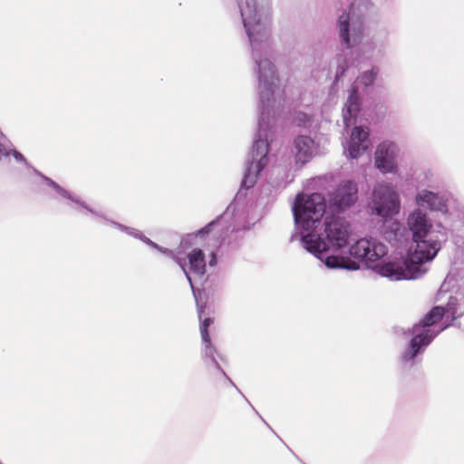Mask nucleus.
<instances>
[{
  "label": "nucleus",
  "mask_w": 464,
  "mask_h": 464,
  "mask_svg": "<svg viewBox=\"0 0 464 464\" xmlns=\"http://www.w3.org/2000/svg\"><path fill=\"white\" fill-rule=\"evenodd\" d=\"M323 235L324 239L311 233L302 237L305 249L321 259V256L330 248L337 250L347 245L350 237L349 223L339 217H326Z\"/></svg>",
  "instance_id": "f257e3e1"
},
{
  "label": "nucleus",
  "mask_w": 464,
  "mask_h": 464,
  "mask_svg": "<svg viewBox=\"0 0 464 464\" xmlns=\"http://www.w3.org/2000/svg\"><path fill=\"white\" fill-rule=\"evenodd\" d=\"M324 197L320 193L297 195L293 207L294 217L304 230H314L325 213Z\"/></svg>",
  "instance_id": "f03ea898"
},
{
  "label": "nucleus",
  "mask_w": 464,
  "mask_h": 464,
  "mask_svg": "<svg viewBox=\"0 0 464 464\" xmlns=\"http://www.w3.org/2000/svg\"><path fill=\"white\" fill-rule=\"evenodd\" d=\"M416 243L415 250L410 255L409 258L404 261L408 272L412 278H417L420 275L423 274L420 266L422 264L432 260L439 250L440 244L438 240L424 238L414 240Z\"/></svg>",
  "instance_id": "7ed1b4c3"
},
{
  "label": "nucleus",
  "mask_w": 464,
  "mask_h": 464,
  "mask_svg": "<svg viewBox=\"0 0 464 464\" xmlns=\"http://www.w3.org/2000/svg\"><path fill=\"white\" fill-rule=\"evenodd\" d=\"M371 207L378 216L391 217L400 210L399 197L392 186L380 183L373 189Z\"/></svg>",
  "instance_id": "20e7f679"
},
{
  "label": "nucleus",
  "mask_w": 464,
  "mask_h": 464,
  "mask_svg": "<svg viewBox=\"0 0 464 464\" xmlns=\"http://www.w3.org/2000/svg\"><path fill=\"white\" fill-rule=\"evenodd\" d=\"M387 252V246L375 238H361L350 247L352 256L373 267Z\"/></svg>",
  "instance_id": "39448f33"
},
{
  "label": "nucleus",
  "mask_w": 464,
  "mask_h": 464,
  "mask_svg": "<svg viewBox=\"0 0 464 464\" xmlns=\"http://www.w3.org/2000/svg\"><path fill=\"white\" fill-rule=\"evenodd\" d=\"M358 188L354 182L343 181L329 196L331 206L337 209H344L355 203L357 200Z\"/></svg>",
  "instance_id": "423d86ee"
},
{
  "label": "nucleus",
  "mask_w": 464,
  "mask_h": 464,
  "mask_svg": "<svg viewBox=\"0 0 464 464\" xmlns=\"http://www.w3.org/2000/svg\"><path fill=\"white\" fill-rule=\"evenodd\" d=\"M396 146L393 142L383 141L375 152V166L382 172H392L396 169L395 164Z\"/></svg>",
  "instance_id": "0eeeda50"
},
{
  "label": "nucleus",
  "mask_w": 464,
  "mask_h": 464,
  "mask_svg": "<svg viewBox=\"0 0 464 464\" xmlns=\"http://www.w3.org/2000/svg\"><path fill=\"white\" fill-rule=\"evenodd\" d=\"M369 130H365L362 127H354L349 145L350 157L353 159L358 158L362 152L369 148Z\"/></svg>",
  "instance_id": "6e6552de"
},
{
  "label": "nucleus",
  "mask_w": 464,
  "mask_h": 464,
  "mask_svg": "<svg viewBox=\"0 0 464 464\" xmlns=\"http://www.w3.org/2000/svg\"><path fill=\"white\" fill-rule=\"evenodd\" d=\"M408 226L412 232L413 240L424 238L431 227V224L428 221L426 214L422 213L420 210H415L410 215L408 218Z\"/></svg>",
  "instance_id": "1a4fd4ad"
},
{
  "label": "nucleus",
  "mask_w": 464,
  "mask_h": 464,
  "mask_svg": "<svg viewBox=\"0 0 464 464\" xmlns=\"http://www.w3.org/2000/svg\"><path fill=\"white\" fill-rule=\"evenodd\" d=\"M295 161L303 166L314 156V141L308 136H299L295 140Z\"/></svg>",
  "instance_id": "9d476101"
},
{
  "label": "nucleus",
  "mask_w": 464,
  "mask_h": 464,
  "mask_svg": "<svg viewBox=\"0 0 464 464\" xmlns=\"http://www.w3.org/2000/svg\"><path fill=\"white\" fill-rule=\"evenodd\" d=\"M374 267L380 275L392 279L400 280L403 278H412L404 262L402 264L400 262H388L381 266H375Z\"/></svg>",
  "instance_id": "9b49d317"
},
{
  "label": "nucleus",
  "mask_w": 464,
  "mask_h": 464,
  "mask_svg": "<svg viewBox=\"0 0 464 464\" xmlns=\"http://www.w3.org/2000/svg\"><path fill=\"white\" fill-rule=\"evenodd\" d=\"M416 201L419 205L427 206L431 210L447 211L446 200L431 191L422 190L417 195Z\"/></svg>",
  "instance_id": "f8f14e48"
},
{
  "label": "nucleus",
  "mask_w": 464,
  "mask_h": 464,
  "mask_svg": "<svg viewBox=\"0 0 464 464\" xmlns=\"http://www.w3.org/2000/svg\"><path fill=\"white\" fill-rule=\"evenodd\" d=\"M189 271L196 276L201 277L206 273V259L204 252L199 248H194L187 256Z\"/></svg>",
  "instance_id": "ddd939ff"
},
{
  "label": "nucleus",
  "mask_w": 464,
  "mask_h": 464,
  "mask_svg": "<svg viewBox=\"0 0 464 464\" xmlns=\"http://www.w3.org/2000/svg\"><path fill=\"white\" fill-rule=\"evenodd\" d=\"M214 323L212 318H205L200 324V334L202 338L203 344L205 346V353L207 356L210 357L213 360V362L218 371H221L220 367L215 361V354L217 353L216 349L212 345L210 335L208 333V327Z\"/></svg>",
  "instance_id": "4468645a"
},
{
  "label": "nucleus",
  "mask_w": 464,
  "mask_h": 464,
  "mask_svg": "<svg viewBox=\"0 0 464 464\" xmlns=\"http://www.w3.org/2000/svg\"><path fill=\"white\" fill-rule=\"evenodd\" d=\"M325 265L330 268H347L351 270L358 269L356 262L343 256H330L325 258Z\"/></svg>",
  "instance_id": "2eb2a0df"
},
{
  "label": "nucleus",
  "mask_w": 464,
  "mask_h": 464,
  "mask_svg": "<svg viewBox=\"0 0 464 464\" xmlns=\"http://www.w3.org/2000/svg\"><path fill=\"white\" fill-rule=\"evenodd\" d=\"M433 337L434 335L430 334V330H425L422 333L416 334L411 341L412 357L419 353L421 346L428 345Z\"/></svg>",
  "instance_id": "dca6fc26"
},
{
  "label": "nucleus",
  "mask_w": 464,
  "mask_h": 464,
  "mask_svg": "<svg viewBox=\"0 0 464 464\" xmlns=\"http://www.w3.org/2000/svg\"><path fill=\"white\" fill-rule=\"evenodd\" d=\"M445 314V309L441 306L433 307L422 319L421 326H431L440 322Z\"/></svg>",
  "instance_id": "f3484780"
},
{
  "label": "nucleus",
  "mask_w": 464,
  "mask_h": 464,
  "mask_svg": "<svg viewBox=\"0 0 464 464\" xmlns=\"http://www.w3.org/2000/svg\"><path fill=\"white\" fill-rule=\"evenodd\" d=\"M349 20L350 15L348 13H343L339 18L340 36L342 37L343 41L345 43L347 47H350Z\"/></svg>",
  "instance_id": "a211bd4d"
},
{
  "label": "nucleus",
  "mask_w": 464,
  "mask_h": 464,
  "mask_svg": "<svg viewBox=\"0 0 464 464\" xmlns=\"http://www.w3.org/2000/svg\"><path fill=\"white\" fill-rule=\"evenodd\" d=\"M246 6L248 8V11L240 7V12H241V16L243 17L244 25L247 31V34H248L249 38H251V33H250V29L247 26L246 19L250 18L252 15L255 16V14H256L255 0H246Z\"/></svg>",
  "instance_id": "6ab92c4d"
},
{
  "label": "nucleus",
  "mask_w": 464,
  "mask_h": 464,
  "mask_svg": "<svg viewBox=\"0 0 464 464\" xmlns=\"http://www.w3.org/2000/svg\"><path fill=\"white\" fill-rule=\"evenodd\" d=\"M346 107L347 112L349 113L350 117L354 116L359 111V102L356 88H353L352 92L347 100Z\"/></svg>",
  "instance_id": "aec40b11"
},
{
  "label": "nucleus",
  "mask_w": 464,
  "mask_h": 464,
  "mask_svg": "<svg viewBox=\"0 0 464 464\" xmlns=\"http://www.w3.org/2000/svg\"><path fill=\"white\" fill-rule=\"evenodd\" d=\"M258 66H259V72H260V75H259L260 81H262L264 79V82H266L267 75L264 72L266 69L269 72L271 78L274 77V75L276 73L275 67L269 61L266 60V61L260 62L258 63Z\"/></svg>",
  "instance_id": "412c9836"
},
{
  "label": "nucleus",
  "mask_w": 464,
  "mask_h": 464,
  "mask_svg": "<svg viewBox=\"0 0 464 464\" xmlns=\"http://www.w3.org/2000/svg\"><path fill=\"white\" fill-rule=\"evenodd\" d=\"M378 72L379 71L377 68H372L371 71L363 72L361 76L362 83L365 86L371 85L374 82Z\"/></svg>",
  "instance_id": "4be33fe9"
},
{
  "label": "nucleus",
  "mask_w": 464,
  "mask_h": 464,
  "mask_svg": "<svg viewBox=\"0 0 464 464\" xmlns=\"http://www.w3.org/2000/svg\"><path fill=\"white\" fill-rule=\"evenodd\" d=\"M50 184L63 197H69L68 191L61 188L58 184L53 181H50Z\"/></svg>",
  "instance_id": "5701e85b"
},
{
  "label": "nucleus",
  "mask_w": 464,
  "mask_h": 464,
  "mask_svg": "<svg viewBox=\"0 0 464 464\" xmlns=\"http://www.w3.org/2000/svg\"><path fill=\"white\" fill-rule=\"evenodd\" d=\"M218 222V219L211 221L200 231L201 233L208 234L211 231L212 227H214Z\"/></svg>",
  "instance_id": "b1692460"
},
{
  "label": "nucleus",
  "mask_w": 464,
  "mask_h": 464,
  "mask_svg": "<svg viewBox=\"0 0 464 464\" xmlns=\"http://www.w3.org/2000/svg\"><path fill=\"white\" fill-rule=\"evenodd\" d=\"M9 154V150L2 143H0V160L3 159V157L8 156Z\"/></svg>",
  "instance_id": "393cba45"
},
{
  "label": "nucleus",
  "mask_w": 464,
  "mask_h": 464,
  "mask_svg": "<svg viewBox=\"0 0 464 464\" xmlns=\"http://www.w3.org/2000/svg\"><path fill=\"white\" fill-rule=\"evenodd\" d=\"M10 154H12L17 160H24V156L17 150H9Z\"/></svg>",
  "instance_id": "a878e982"
},
{
  "label": "nucleus",
  "mask_w": 464,
  "mask_h": 464,
  "mask_svg": "<svg viewBox=\"0 0 464 464\" xmlns=\"http://www.w3.org/2000/svg\"><path fill=\"white\" fill-rule=\"evenodd\" d=\"M182 270L184 271L185 275H186V277L188 279V281L189 282L190 285L193 287V285H192V279H191V276L189 275V272L186 269L185 266L182 265L181 263H179Z\"/></svg>",
  "instance_id": "bb28decb"
},
{
  "label": "nucleus",
  "mask_w": 464,
  "mask_h": 464,
  "mask_svg": "<svg viewBox=\"0 0 464 464\" xmlns=\"http://www.w3.org/2000/svg\"><path fill=\"white\" fill-rule=\"evenodd\" d=\"M266 160V156H264L256 165V171L257 172H260L265 165V163L263 161Z\"/></svg>",
  "instance_id": "cd10ccee"
},
{
  "label": "nucleus",
  "mask_w": 464,
  "mask_h": 464,
  "mask_svg": "<svg viewBox=\"0 0 464 464\" xmlns=\"http://www.w3.org/2000/svg\"><path fill=\"white\" fill-rule=\"evenodd\" d=\"M249 179H250V174H249V173H247V174L246 175V177H245L244 180H243V183H244V185H245V186H246V187H251V186H253V184H254L255 180H254V179H251V180L249 181V182H250V184H249V185H247V182H248V180H249Z\"/></svg>",
  "instance_id": "c85d7f7f"
},
{
  "label": "nucleus",
  "mask_w": 464,
  "mask_h": 464,
  "mask_svg": "<svg viewBox=\"0 0 464 464\" xmlns=\"http://www.w3.org/2000/svg\"><path fill=\"white\" fill-rule=\"evenodd\" d=\"M217 264V256L216 254H212L211 258L209 260V266H214Z\"/></svg>",
  "instance_id": "c756f323"
},
{
  "label": "nucleus",
  "mask_w": 464,
  "mask_h": 464,
  "mask_svg": "<svg viewBox=\"0 0 464 464\" xmlns=\"http://www.w3.org/2000/svg\"><path fill=\"white\" fill-rule=\"evenodd\" d=\"M343 121H344V122H345L346 126H348V125L350 124V122H349V121H350V120L346 117V115H345V114H343Z\"/></svg>",
  "instance_id": "7c9ffc66"
},
{
  "label": "nucleus",
  "mask_w": 464,
  "mask_h": 464,
  "mask_svg": "<svg viewBox=\"0 0 464 464\" xmlns=\"http://www.w3.org/2000/svg\"><path fill=\"white\" fill-rule=\"evenodd\" d=\"M202 313H203V309H200V310L198 311V316H199V318H201V314H202Z\"/></svg>",
  "instance_id": "2f4dec72"
},
{
  "label": "nucleus",
  "mask_w": 464,
  "mask_h": 464,
  "mask_svg": "<svg viewBox=\"0 0 464 464\" xmlns=\"http://www.w3.org/2000/svg\"><path fill=\"white\" fill-rule=\"evenodd\" d=\"M418 326H414V332H417Z\"/></svg>",
  "instance_id": "473e14b6"
}]
</instances>
